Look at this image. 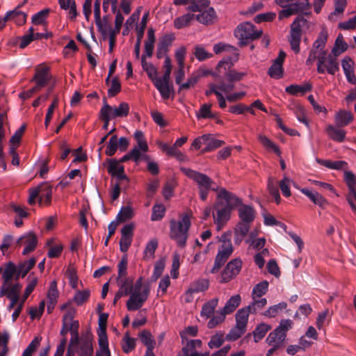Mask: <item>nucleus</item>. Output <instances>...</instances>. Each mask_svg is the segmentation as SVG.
Segmentation results:
<instances>
[{
    "mask_svg": "<svg viewBox=\"0 0 356 356\" xmlns=\"http://www.w3.org/2000/svg\"><path fill=\"white\" fill-rule=\"evenodd\" d=\"M275 3L284 8L278 13L280 20L299 13L307 14L311 8L309 0H275Z\"/></svg>",
    "mask_w": 356,
    "mask_h": 356,
    "instance_id": "5",
    "label": "nucleus"
},
{
    "mask_svg": "<svg viewBox=\"0 0 356 356\" xmlns=\"http://www.w3.org/2000/svg\"><path fill=\"white\" fill-rule=\"evenodd\" d=\"M21 7L22 5H18L13 10L7 13L9 21H14L18 26L24 24L27 17L26 13L19 10Z\"/></svg>",
    "mask_w": 356,
    "mask_h": 356,
    "instance_id": "28",
    "label": "nucleus"
},
{
    "mask_svg": "<svg viewBox=\"0 0 356 356\" xmlns=\"http://www.w3.org/2000/svg\"><path fill=\"white\" fill-rule=\"evenodd\" d=\"M293 324L290 319L282 320L279 326L269 333L266 339V343L270 347L267 351V356H271L275 352L284 348L286 333L292 328Z\"/></svg>",
    "mask_w": 356,
    "mask_h": 356,
    "instance_id": "2",
    "label": "nucleus"
},
{
    "mask_svg": "<svg viewBox=\"0 0 356 356\" xmlns=\"http://www.w3.org/2000/svg\"><path fill=\"white\" fill-rule=\"evenodd\" d=\"M165 213V208L163 204H155L152 207V214L151 220L152 221H157L161 220Z\"/></svg>",
    "mask_w": 356,
    "mask_h": 356,
    "instance_id": "60",
    "label": "nucleus"
},
{
    "mask_svg": "<svg viewBox=\"0 0 356 356\" xmlns=\"http://www.w3.org/2000/svg\"><path fill=\"white\" fill-rule=\"evenodd\" d=\"M268 282L266 280L257 284L252 290V299L260 298L265 295L268 291Z\"/></svg>",
    "mask_w": 356,
    "mask_h": 356,
    "instance_id": "49",
    "label": "nucleus"
},
{
    "mask_svg": "<svg viewBox=\"0 0 356 356\" xmlns=\"http://www.w3.org/2000/svg\"><path fill=\"white\" fill-rule=\"evenodd\" d=\"M214 209L216 213H213V221L217 226V229L220 230L229 220L232 210L223 206L221 201L216 202Z\"/></svg>",
    "mask_w": 356,
    "mask_h": 356,
    "instance_id": "13",
    "label": "nucleus"
},
{
    "mask_svg": "<svg viewBox=\"0 0 356 356\" xmlns=\"http://www.w3.org/2000/svg\"><path fill=\"white\" fill-rule=\"evenodd\" d=\"M242 261L240 259L231 260L221 273L220 282L226 283L235 277L241 271Z\"/></svg>",
    "mask_w": 356,
    "mask_h": 356,
    "instance_id": "15",
    "label": "nucleus"
},
{
    "mask_svg": "<svg viewBox=\"0 0 356 356\" xmlns=\"http://www.w3.org/2000/svg\"><path fill=\"white\" fill-rule=\"evenodd\" d=\"M327 40V33L326 31H322L316 41L314 42L313 48L315 50L320 49V51H323V49L325 46L326 42Z\"/></svg>",
    "mask_w": 356,
    "mask_h": 356,
    "instance_id": "62",
    "label": "nucleus"
},
{
    "mask_svg": "<svg viewBox=\"0 0 356 356\" xmlns=\"http://www.w3.org/2000/svg\"><path fill=\"white\" fill-rule=\"evenodd\" d=\"M300 191L309 197L314 204L318 205L322 209H325L329 204L328 201L316 191H312L307 188L300 189Z\"/></svg>",
    "mask_w": 356,
    "mask_h": 356,
    "instance_id": "24",
    "label": "nucleus"
},
{
    "mask_svg": "<svg viewBox=\"0 0 356 356\" xmlns=\"http://www.w3.org/2000/svg\"><path fill=\"white\" fill-rule=\"evenodd\" d=\"M337 57V56H335L332 53L327 56V61L323 65L324 72L326 70L327 73L334 75L337 71H339V62Z\"/></svg>",
    "mask_w": 356,
    "mask_h": 356,
    "instance_id": "33",
    "label": "nucleus"
},
{
    "mask_svg": "<svg viewBox=\"0 0 356 356\" xmlns=\"http://www.w3.org/2000/svg\"><path fill=\"white\" fill-rule=\"evenodd\" d=\"M344 179L349 190L346 197L347 201L352 209L356 212V177L353 172L345 171Z\"/></svg>",
    "mask_w": 356,
    "mask_h": 356,
    "instance_id": "16",
    "label": "nucleus"
},
{
    "mask_svg": "<svg viewBox=\"0 0 356 356\" xmlns=\"http://www.w3.org/2000/svg\"><path fill=\"white\" fill-rule=\"evenodd\" d=\"M0 273L2 274L3 284H9L13 279L15 280V276L17 275V266L13 262L9 261L5 264L4 268L0 267Z\"/></svg>",
    "mask_w": 356,
    "mask_h": 356,
    "instance_id": "23",
    "label": "nucleus"
},
{
    "mask_svg": "<svg viewBox=\"0 0 356 356\" xmlns=\"http://www.w3.org/2000/svg\"><path fill=\"white\" fill-rule=\"evenodd\" d=\"M92 335L90 330H87L86 332L79 337V343L75 346H79L78 354L79 356H92L93 354L92 347Z\"/></svg>",
    "mask_w": 356,
    "mask_h": 356,
    "instance_id": "17",
    "label": "nucleus"
},
{
    "mask_svg": "<svg viewBox=\"0 0 356 356\" xmlns=\"http://www.w3.org/2000/svg\"><path fill=\"white\" fill-rule=\"evenodd\" d=\"M134 215L132 207L129 206L123 207L117 216V220L118 222H123L132 218Z\"/></svg>",
    "mask_w": 356,
    "mask_h": 356,
    "instance_id": "51",
    "label": "nucleus"
},
{
    "mask_svg": "<svg viewBox=\"0 0 356 356\" xmlns=\"http://www.w3.org/2000/svg\"><path fill=\"white\" fill-rule=\"evenodd\" d=\"M218 303V298H213L205 303L202 309L201 315L209 318L214 312Z\"/></svg>",
    "mask_w": 356,
    "mask_h": 356,
    "instance_id": "45",
    "label": "nucleus"
},
{
    "mask_svg": "<svg viewBox=\"0 0 356 356\" xmlns=\"http://www.w3.org/2000/svg\"><path fill=\"white\" fill-rule=\"evenodd\" d=\"M241 302V298L240 295L237 294L232 296L229 300L226 302L225 307L222 308L221 312L227 315L232 313L240 305Z\"/></svg>",
    "mask_w": 356,
    "mask_h": 356,
    "instance_id": "34",
    "label": "nucleus"
},
{
    "mask_svg": "<svg viewBox=\"0 0 356 356\" xmlns=\"http://www.w3.org/2000/svg\"><path fill=\"white\" fill-rule=\"evenodd\" d=\"M286 57V54L280 51L277 58L274 60L273 65L268 69V75L275 79H280L283 76L282 65Z\"/></svg>",
    "mask_w": 356,
    "mask_h": 356,
    "instance_id": "21",
    "label": "nucleus"
},
{
    "mask_svg": "<svg viewBox=\"0 0 356 356\" xmlns=\"http://www.w3.org/2000/svg\"><path fill=\"white\" fill-rule=\"evenodd\" d=\"M134 138L137 142V145L133 149H136L138 152L142 151L146 153L149 150V147L143 133L141 131L137 130L134 133Z\"/></svg>",
    "mask_w": 356,
    "mask_h": 356,
    "instance_id": "40",
    "label": "nucleus"
},
{
    "mask_svg": "<svg viewBox=\"0 0 356 356\" xmlns=\"http://www.w3.org/2000/svg\"><path fill=\"white\" fill-rule=\"evenodd\" d=\"M24 245L22 251L23 255H26L33 252L38 245V237L33 232H29L19 238L14 244V248H19Z\"/></svg>",
    "mask_w": 356,
    "mask_h": 356,
    "instance_id": "12",
    "label": "nucleus"
},
{
    "mask_svg": "<svg viewBox=\"0 0 356 356\" xmlns=\"http://www.w3.org/2000/svg\"><path fill=\"white\" fill-rule=\"evenodd\" d=\"M224 333L222 332H218L211 338V340L208 343V346L211 349L220 348L225 341Z\"/></svg>",
    "mask_w": 356,
    "mask_h": 356,
    "instance_id": "50",
    "label": "nucleus"
},
{
    "mask_svg": "<svg viewBox=\"0 0 356 356\" xmlns=\"http://www.w3.org/2000/svg\"><path fill=\"white\" fill-rule=\"evenodd\" d=\"M353 114L346 110H340L334 115V121L337 127L347 126L353 120Z\"/></svg>",
    "mask_w": 356,
    "mask_h": 356,
    "instance_id": "27",
    "label": "nucleus"
},
{
    "mask_svg": "<svg viewBox=\"0 0 356 356\" xmlns=\"http://www.w3.org/2000/svg\"><path fill=\"white\" fill-rule=\"evenodd\" d=\"M98 342L99 349L97 351L95 356H111L107 337H99Z\"/></svg>",
    "mask_w": 356,
    "mask_h": 356,
    "instance_id": "52",
    "label": "nucleus"
},
{
    "mask_svg": "<svg viewBox=\"0 0 356 356\" xmlns=\"http://www.w3.org/2000/svg\"><path fill=\"white\" fill-rule=\"evenodd\" d=\"M35 263V259L32 257L29 261L19 264L18 266H17V275L15 276V281H17L20 276L24 277L29 271L33 268Z\"/></svg>",
    "mask_w": 356,
    "mask_h": 356,
    "instance_id": "32",
    "label": "nucleus"
},
{
    "mask_svg": "<svg viewBox=\"0 0 356 356\" xmlns=\"http://www.w3.org/2000/svg\"><path fill=\"white\" fill-rule=\"evenodd\" d=\"M51 78L49 67L44 65H40L36 67L35 73L31 81H35L37 88L41 89L47 84Z\"/></svg>",
    "mask_w": 356,
    "mask_h": 356,
    "instance_id": "19",
    "label": "nucleus"
},
{
    "mask_svg": "<svg viewBox=\"0 0 356 356\" xmlns=\"http://www.w3.org/2000/svg\"><path fill=\"white\" fill-rule=\"evenodd\" d=\"M127 256L124 255L118 265V277L116 282L118 284H122L123 282L127 283V286H134V279L127 277Z\"/></svg>",
    "mask_w": 356,
    "mask_h": 356,
    "instance_id": "20",
    "label": "nucleus"
},
{
    "mask_svg": "<svg viewBox=\"0 0 356 356\" xmlns=\"http://www.w3.org/2000/svg\"><path fill=\"white\" fill-rule=\"evenodd\" d=\"M238 217L241 221L251 223L255 218V211L252 207L241 204L238 208Z\"/></svg>",
    "mask_w": 356,
    "mask_h": 356,
    "instance_id": "26",
    "label": "nucleus"
},
{
    "mask_svg": "<svg viewBox=\"0 0 356 356\" xmlns=\"http://www.w3.org/2000/svg\"><path fill=\"white\" fill-rule=\"evenodd\" d=\"M348 48L346 42L344 41L343 35L339 34L337 38L334 43V46L332 50V53L335 56H339Z\"/></svg>",
    "mask_w": 356,
    "mask_h": 356,
    "instance_id": "48",
    "label": "nucleus"
},
{
    "mask_svg": "<svg viewBox=\"0 0 356 356\" xmlns=\"http://www.w3.org/2000/svg\"><path fill=\"white\" fill-rule=\"evenodd\" d=\"M143 280V277H140L135 282L134 286H127L126 282L118 284L119 289L114 297L113 305H115L121 297L130 295L126 304L127 309L136 311L141 308L150 292V286L148 284L141 291Z\"/></svg>",
    "mask_w": 356,
    "mask_h": 356,
    "instance_id": "1",
    "label": "nucleus"
},
{
    "mask_svg": "<svg viewBox=\"0 0 356 356\" xmlns=\"http://www.w3.org/2000/svg\"><path fill=\"white\" fill-rule=\"evenodd\" d=\"M246 331V329L235 325L225 337V339L234 341L239 339Z\"/></svg>",
    "mask_w": 356,
    "mask_h": 356,
    "instance_id": "55",
    "label": "nucleus"
},
{
    "mask_svg": "<svg viewBox=\"0 0 356 356\" xmlns=\"http://www.w3.org/2000/svg\"><path fill=\"white\" fill-rule=\"evenodd\" d=\"M122 340L123 344L122 345V348L124 353H128L135 348L136 339L130 337L128 332H126Z\"/></svg>",
    "mask_w": 356,
    "mask_h": 356,
    "instance_id": "54",
    "label": "nucleus"
},
{
    "mask_svg": "<svg viewBox=\"0 0 356 356\" xmlns=\"http://www.w3.org/2000/svg\"><path fill=\"white\" fill-rule=\"evenodd\" d=\"M216 13L213 8L202 12L200 14L195 15V19L203 24H209L213 23V19L215 18Z\"/></svg>",
    "mask_w": 356,
    "mask_h": 356,
    "instance_id": "37",
    "label": "nucleus"
},
{
    "mask_svg": "<svg viewBox=\"0 0 356 356\" xmlns=\"http://www.w3.org/2000/svg\"><path fill=\"white\" fill-rule=\"evenodd\" d=\"M270 329L271 327L269 325L265 323L259 325L252 333L254 342L257 343L262 339Z\"/></svg>",
    "mask_w": 356,
    "mask_h": 356,
    "instance_id": "47",
    "label": "nucleus"
},
{
    "mask_svg": "<svg viewBox=\"0 0 356 356\" xmlns=\"http://www.w3.org/2000/svg\"><path fill=\"white\" fill-rule=\"evenodd\" d=\"M267 188L268 193L275 198L276 203H280L281 197L277 187V181L274 177H270L268 179Z\"/></svg>",
    "mask_w": 356,
    "mask_h": 356,
    "instance_id": "42",
    "label": "nucleus"
},
{
    "mask_svg": "<svg viewBox=\"0 0 356 356\" xmlns=\"http://www.w3.org/2000/svg\"><path fill=\"white\" fill-rule=\"evenodd\" d=\"M250 313L251 312L247 307L239 309L236 314V325L246 329Z\"/></svg>",
    "mask_w": 356,
    "mask_h": 356,
    "instance_id": "38",
    "label": "nucleus"
},
{
    "mask_svg": "<svg viewBox=\"0 0 356 356\" xmlns=\"http://www.w3.org/2000/svg\"><path fill=\"white\" fill-rule=\"evenodd\" d=\"M140 341L147 347V350H154L156 341L150 332L143 330L139 334Z\"/></svg>",
    "mask_w": 356,
    "mask_h": 356,
    "instance_id": "43",
    "label": "nucleus"
},
{
    "mask_svg": "<svg viewBox=\"0 0 356 356\" xmlns=\"http://www.w3.org/2000/svg\"><path fill=\"white\" fill-rule=\"evenodd\" d=\"M191 225V214L188 213L182 214L180 220L172 219L170 221V238L175 241L177 245L181 248L186 245Z\"/></svg>",
    "mask_w": 356,
    "mask_h": 356,
    "instance_id": "4",
    "label": "nucleus"
},
{
    "mask_svg": "<svg viewBox=\"0 0 356 356\" xmlns=\"http://www.w3.org/2000/svg\"><path fill=\"white\" fill-rule=\"evenodd\" d=\"M225 144V142L221 140L216 139L213 136L210 135V140H209L208 145L201 150V153H206L213 151Z\"/></svg>",
    "mask_w": 356,
    "mask_h": 356,
    "instance_id": "59",
    "label": "nucleus"
},
{
    "mask_svg": "<svg viewBox=\"0 0 356 356\" xmlns=\"http://www.w3.org/2000/svg\"><path fill=\"white\" fill-rule=\"evenodd\" d=\"M258 140L261 145L268 150L273 151L278 156H281V151L279 147L264 135L259 134Z\"/></svg>",
    "mask_w": 356,
    "mask_h": 356,
    "instance_id": "39",
    "label": "nucleus"
},
{
    "mask_svg": "<svg viewBox=\"0 0 356 356\" xmlns=\"http://www.w3.org/2000/svg\"><path fill=\"white\" fill-rule=\"evenodd\" d=\"M108 314L101 313L99 317V330L97 332L98 337H107L106 335V323Z\"/></svg>",
    "mask_w": 356,
    "mask_h": 356,
    "instance_id": "53",
    "label": "nucleus"
},
{
    "mask_svg": "<svg viewBox=\"0 0 356 356\" xmlns=\"http://www.w3.org/2000/svg\"><path fill=\"white\" fill-rule=\"evenodd\" d=\"M300 22H305L306 19L302 17H298L291 25L290 35L289 42L291 49L296 53L300 52V43L302 37V29Z\"/></svg>",
    "mask_w": 356,
    "mask_h": 356,
    "instance_id": "11",
    "label": "nucleus"
},
{
    "mask_svg": "<svg viewBox=\"0 0 356 356\" xmlns=\"http://www.w3.org/2000/svg\"><path fill=\"white\" fill-rule=\"evenodd\" d=\"M342 67L348 82L356 83V76L354 70V62L349 57H345L342 60Z\"/></svg>",
    "mask_w": 356,
    "mask_h": 356,
    "instance_id": "25",
    "label": "nucleus"
},
{
    "mask_svg": "<svg viewBox=\"0 0 356 356\" xmlns=\"http://www.w3.org/2000/svg\"><path fill=\"white\" fill-rule=\"evenodd\" d=\"M181 171L197 184L198 189H211L214 191L218 190V186H213V181L207 175L187 168H181Z\"/></svg>",
    "mask_w": 356,
    "mask_h": 356,
    "instance_id": "9",
    "label": "nucleus"
},
{
    "mask_svg": "<svg viewBox=\"0 0 356 356\" xmlns=\"http://www.w3.org/2000/svg\"><path fill=\"white\" fill-rule=\"evenodd\" d=\"M30 195L28 199L29 204L33 205L35 203V199L39 198V203H44L49 205L51 200L52 189L47 183L41 184L36 188L29 190Z\"/></svg>",
    "mask_w": 356,
    "mask_h": 356,
    "instance_id": "10",
    "label": "nucleus"
},
{
    "mask_svg": "<svg viewBox=\"0 0 356 356\" xmlns=\"http://www.w3.org/2000/svg\"><path fill=\"white\" fill-rule=\"evenodd\" d=\"M312 86L311 83H305L302 86L292 84L287 86L285 89L286 92L291 95H297L298 93L304 95L305 92L311 91Z\"/></svg>",
    "mask_w": 356,
    "mask_h": 356,
    "instance_id": "36",
    "label": "nucleus"
},
{
    "mask_svg": "<svg viewBox=\"0 0 356 356\" xmlns=\"http://www.w3.org/2000/svg\"><path fill=\"white\" fill-rule=\"evenodd\" d=\"M147 16V13L143 15L142 20L140 22V28L137 29V41L136 42L134 48L136 58H138L140 56V43L141 40L144 35L145 29L146 28Z\"/></svg>",
    "mask_w": 356,
    "mask_h": 356,
    "instance_id": "29",
    "label": "nucleus"
},
{
    "mask_svg": "<svg viewBox=\"0 0 356 356\" xmlns=\"http://www.w3.org/2000/svg\"><path fill=\"white\" fill-rule=\"evenodd\" d=\"M318 162L329 169L334 170H343L348 166V163L344 161L318 160Z\"/></svg>",
    "mask_w": 356,
    "mask_h": 356,
    "instance_id": "44",
    "label": "nucleus"
},
{
    "mask_svg": "<svg viewBox=\"0 0 356 356\" xmlns=\"http://www.w3.org/2000/svg\"><path fill=\"white\" fill-rule=\"evenodd\" d=\"M108 163L107 170L112 176L115 177L116 180L125 181L126 186L129 183V179L124 173V168L120 165L116 159H107Z\"/></svg>",
    "mask_w": 356,
    "mask_h": 356,
    "instance_id": "18",
    "label": "nucleus"
},
{
    "mask_svg": "<svg viewBox=\"0 0 356 356\" xmlns=\"http://www.w3.org/2000/svg\"><path fill=\"white\" fill-rule=\"evenodd\" d=\"M22 288V284L17 282V281L13 284L10 283L2 284L0 289V297L6 296L8 298L19 299V293Z\"/></svg>",
    "mask_w": 356,
    "mask_h": 356,
    "instance_id": "22",
    "label": "nucleus"
},
{
    "mask_svg": "<svg viewBox=\"0 0 356 356\" xmlns=\"http://www.w3.org/2000/svg\"><path fill=\"white\" fill-rule=\"evenodd\" d=\"M76 309L74 308H70L63 317V326L60 330V335L66 337L68 332L71 333V339L67 348L68 355L72 354V350H74L75 346L79 343V323L78 321L74 320Z\"/></svg>",
    "mask_w": 356,
    "mask_h": 356,
    "instance_id": "3",
    "label": "nucleus"
},
{
    "mask_svg": "<svg viewBox=\"0 0 356 356\" xmlns=\"http://www.w3.org/2000/svg\"><path fill=\"white\" fill-rule=\"evenodd\" d=\"M42 337H36L29 343L28 347L24 350L22 356H32V355L37 350L40 345Z\"/></svg>",
    "mask_w": 356,
    "mask_h": 356,
    "instance_id": "56",
    "label": "nucleus"
},
{
    "mask_svg": "<svg viewBox=\"0 0 356 356\" xmlns=\"http://www.w3.org/2000/svg\"><path fill=\"white\" fill-rule=\"evenodd\" d=\"M90 295V291L89 289L78 291L73 298V301L77 305H81L88 300Z\"/></svg>",
    "mask_w": 356,
    "mask_h": 356,
    "instance_id": "61",
    "label": "nucleus"
},
{
    "mask_svg": "<svg viewBox=\"0 0 356 356\" xmlns=\"http://www.w3.org/2000/svg\"><path fill=\"white\" fill-rule=\"evenodd\" d=\"M287 305L286 302H280L279 304L277 305H273V306H271L265 312H264V315L266 316H268V317H270V318H272V317H275V316H277V314L282 311L283 309H284L286 307Z\"/></svg>",
    "mask_w": 356,
    "mask_h": 356,
    "instance_id": "63",
    "label": "nucleus"
},
{
    "mask_svg": "<svg viewBox=\"0 0 356 356\" xmlns=\"http://www.w3.org/2000/svg\"><path fill=\"white\" fill-rule=\"evenodd\" d=\"M195 15L193 14H185L175 19L174 26L177 29H181L184 27L188 26L190 25Z\"/></svg>",
    "mask_w": 356,
    "mask_h": 356,
    "instance_id": "41",
    "label": "nucleus"
},
{
    "mask_svg": "<svg viewBox=\"0 0 356 356\" xmlns=\"http://www.w3.org/2000/svg\"><path fill=\"white\" fill-rule=\"evenodd\" d=\"M209 286V281L207 279H199L192 282L189 286L194 293L205 291Z\"/></svg>",
    "mask_w": 356,
    "mask_h": 356,
    "instance_id": "46",
    "label": "nucleus"
},
{
    "mask_svg": "<svg viewBox=\"0 0 356 356\" xmlns=\"http://www.w3.org/2000/svg\"><path fill=\"white\" fill-rule=\"evenodd\" d=\"M326 131L329 137L333 140L341 143L345 139L346 133L343 129H338L332 125H328Z\"/></svg>",
    "mask_w": 356,
    "mask_h": 356,
    "instance_id": "35",
    "label": "nucleus"
},
{
    "mask_svg": "<svg viewBox=\"0 0 356 356\" xmlns=\"http://www.w3.org/2000/svg\"><path fill=\"white\" fill-rule=\"evenodd\" d=\"M141 64L143 70L147 73L149 78L153 82L154 86L160 92L161 95L165 99H168V89L166 86L163 87L161 78H157V69L152 63H147L145 56L142 55Z\"/></svg>",
    "mask_w": 356,
    "mask_h": 356,
    "instance_id": "8",
    "label": "nucleus"
},
{
    "mask_svg": "<svg viewBox=\"0 0 356 356\" xmlns=\"http://www.w3.org/2000/svg\"><path fill=\"white\" fill-rule=\"evenodd\" d=\"M217 200L218 201L224 200L225 204L223 206L233 210L238 207L243 203L242 200L237 197L234 193L228 191L225 188H218L217 191Z\"/></svg>",
    "mask_w": 356,
    "mask_h": 356,
    "instance_id": "14",
    "label": "nucleus"
},
{
    "mask_svg": "<svg viewBox=\"0 0 356 356\" xmlns=\"http://www.w3.org/2000/svg\"><path fill=\"white\" fill-rule=\"evenodd\" d=\"M231 232L223 233L219 241L221 245L219 246L218 254L215 259V262L213 268L209 271L211 273H216L219 271L220 268L225 264L229 257L232 255L234 248L231 241Z\"/></svg>",
    "mask_w": 356,
    "mask_h": 356,
    "instance_id": "6",
    "label": "nucleus"
},
{
    "mask_svg": "<svg viewBox=\"0 0 356 356\" xmlns=\"http://www.w3.org/2000/svg\"><path fill=\"white\" fill-rule=\"evenodd\" d=\"M261 31H255L254 25L250 22H243L237 26L235 31L236 37L240 40L241 46H245L250 41L261 37Z\"/></svg>",
    "mask_w": 356,
    "mask_h": 356,
    "instance_id": "7",
    "label": "nucleus"
},
{
    "mask_svg": "<svg viewBox=\"0 0 356 356\" xmlns=\"http://www.w3.org/2000/svg\"><path fill=\"white\" fill-rule=\"evenodd\" d=\"M163 67L165 69L164 74L163 75V77L161 78V82L163 87L166 86L168 89V98L170 96V87L169 86V82L170 79V74L172 71V65H171V60L168 56H165V62Z\"/></svg>",
    "mask_w": 356,
    "mask_h": 356,
    "instance_id": "31",
    "label": "nucleus"
},
{
    "mask_svg": "<svg viewBox=\"0 0 356 356\" xmlns=\"http://www.w3.org/2000/svg\"><path fill=\"white\" fill-rule=\"evenodd\" d=\"M58 298V291L57 289V282L53 280L50 283L49 289L47 293V298L51 304H56Z\"/></svg>",
    "mask_w": 356,
    "mask_h": 356,
    "instance_id": "64",
    "label": "nucleus"
},
{
    "mask_svg": "<svg viewBox=\"0 0 356 356\" xmlns=\"http://www.w3.org/2000/svg\"><path fill=\"white\" fill-rule=\"evenodd\" d=\"M158 247V241L152 239L147 244L144 251V259H150L154 258V252Z\"/></svg>",
    "mask_w": 356,
    "mask_h": 356,
    "instance_id": "57",
    "label": "nucleus"
},
{
    "mask_svg": "<svg viewBox=\"0 0 356 356\" xmlns=\"http://www.w3.org/2000/svg\"><path fill=\"white\" fill-rule=\"evenodd\" d=\"M249 222L240 221L234 229L235 242L239 243L242 241L243 238L248 234L250 229Z\"/></svg>",
    "mask_w": 356,
    "mask_h": 356,
    "instance_id": "30",
    "label": "nucleus"
},
{
    "mask_svg": "<svg viewBox=\"0 0 356 356\" xmlns=\"http://www.w3.org/2000/svg\"><path fill=\"white\" fill-rule=\"evenodd\" d=\"M113 118H123L127 117L129 112V106L126 102H122L120 104L118 107L113 108Z\"/></svg>",
    "mask_w": 356,
    "mask_h": 356,
    "instance_id": "58",
    "label": "nucleus"
}]
</instances>
